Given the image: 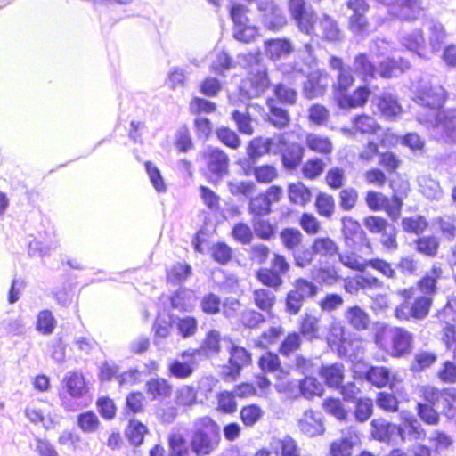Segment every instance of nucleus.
<instances>
[{"label": "nucleus", "mask_w": 456, "mask_h": 456, "mask_svg": "<svg viewBox=\"0 0 456 456\" xmlns=\"http://www.w3.org/2000/svg\"><path fill=\"white\" fill-rule=\"evenodd\" d=\"M237 60L240 65L248 70V78L240 87L241 94H245L248 98L259 97L270 86L267 68L260 52L238 54Z\"/></svg>", "instance_id": "f257e3e1"}, {"label": "nucleus", "mask_w": 456, "mask_h": 456, "mask_svg": "<svg viewBox=\"0 0 456 456\" xmlns=\"http://www.w3.org/2000/svg\"><path fill=\"white\" fill-rule=\"evenodd\" d=\"M221 440L219 426L205 416L194 421L190 438V448L195 456H208L219 445Z\"/></svg>", "instance_id": "f03ea898"}, {"label": "nucleus", "mask_w": 456, "mask_h": 456, "mask_svg": "<svg viewBox=\"0 0 456 456\" xmlns=\"http://www.w3.org/2000/svg\"><path fill=\"white\" fill-rule=\"evenodd\" d=\"M417 119L429 128L430 134L436 141L450 145L456 144V110L427 114L419 112Z\"/></svg>", "instance_id": "7ed1b4c3"}, {"label": "nucleus", "mask_w": 456, "mask_h": 456, "mask_svg": "<svg viewBox=\"0 0 456 456\" xmlns=\"http://www.w3.org/2000/svg\"><path fill=\"white\" fill-rule=\"evenodd\" d=\"M382 335L388 339L386 346L391 356L401 358L411 354L414 338L407 330L399 327H384L376 334V343L380 346H384Z\"/></svg>", "instance_id": "20e7f679"}, {"label": "nucleus", "mask_w": 456, "mask_h": 456, "mask_svg": "<svg viewBox=\"0 0 456 456\" xmlns=\"http://www.w3.org/2000/svg\"><path fill=\"white\" fill-rule=\"evenodd\" d=\"M415 102L428 110V113L440 112L446 100V92L437 83L421 78L416 88Z\"/></svg>", "instance_id": "39448f33"}, {"label": "nucleus", "mask_w": 456, "mask_h": 456, "mask_svg": "<svg viewBox=\"0 0 456 456\" xmlns=\"http://www.w3.org/2000/svg\"><path fill=\"white\" fill-rule=\"evenodd\" d=\"M423 398L431 403L438 411L448 419L456 416V388L447 387L438 389L435 387H425L422 389Z\"/></svg>", "instance_id": "423d86ee"}, {"label": "nucleus", "mask_w": 456, "mask_h": 456, "mask_svg": "<svg viewBox=\"0 0 456 456\" xmlns=\"http://www.w3.org/2000/svg\"><path fill=\"white\" fill-rule=\"evenodd\" d=\"M329 66L336 72L331 87L334 100L338 103L348 94V90L353 86L355 79L352 68L346 65L341 58L331 56L329 60Z\"/></svg>", "instance_id": "0eeeda50"}, {"label": "nucleus", "mask_w": 456, "mask_h": 456, "mask_svg": "<svg viewBox=\"0 0 456 456\" xmlns=\"http://www.w3.org/2000/svg\"><path fill=\"white\" fill-rule=\"evenodd\" d=\"M290 265L284 256L273 253L270 267L260 268L256 278L265 286L278 289L283 284L282 277L288 273Z\"/></svg>", "instance_id": "6e6552de"}, {"label": "nucleus", "mask_w": 456, "mask_h": 456, "mask_svg": "<svg viewBox=\"0 0 456 456\" xmlns=\"http://www.w3.org/2000/svg\"><path fill=\"white\" fill-rule=\"evenodd\" d=\"M248 9L240 4L231 6L230 16L233 21V37L238 41L249 43L258 35V28L250 23L248 17Z\"/></svg>", "instance_id": "1a4fd4ad"}, {"label": "nucleus", "mask_w": 456, "mask_h": 456, "mask_svg": "<svg viewBox=\"0 0 456 456\" xmlns=\"http://www.w3.org/2000/svg\"><path fill=\"white\" fill-rule=\"evenodd\" d=\"M433 298L428 296L417 297L412 303L404 301L395 310V315L401 321H408L411 318L423 320L429 313Z\"/></svg>", "instance_id": "9d476101"}, {"label": "nucleus", "mask_w": 456, "mask_h": 456, "mask_svg": "<svg viewBox=\"0 0 456 456\" xmlns=\"http://www.w3.org/2000/svg\"><path fill=\"white\" fill-rule=\"evenodd\" d=\"M64 392H60V399L62 406L68 411L71 410L67 395L73 398H80L87 393V386L82 373L68 371L62 380Z\"/></svg>", "instance_id": "9b49d317"}, {"label": "nucleus", "mask_w": 456, "mask_h": 456, "mask_svg": "<svg viewBox=\"0 0 456 456\" xmlns=\"http://www.w3.org/2000/svg\"><path fill=\"white\" fill-rule=\"evenodd\" d=\"M330 77L324 69H315L309 72L303 85V94L306 99L313 100L322 97L327 92Z\"/></svg>", "instance_id": "f8f14e48"}, {"label": "nucleus", "mask_w": 456, "mask_h": 456, "mask_svg": "<svg viewBox=\"0 0 456 456\" xmlns=\"http://www.w3.org/2000/svg\"><path fill=\"white\" fill-rule=\"evenodd\" d=\"M289 11L300 31L307 35L314 33L316 15L306 7L305 0H289Z\"/></svg>", "instance_id": "ddd939ff"}, {"label": "nucleus", "mask_w": 456, "mask_h": 456, "mask_svg": "<svg viewBox=\"0 0 456 456\" xmlns=\"http://www.w3.org/2000/svg\"><path fill=\"white\" fill-rule=\"evenodd\" d=\"M258 10L263 13V23L269 30H279L287 24L282 10L273 1L259 2Z\"/></svg>", "instance_id": "4468645a"}, {"label": "nucleus", "mask_w": 456, "mask_h": 456, "mask_svg": "<svg viewBox=\"0 0 456 456\" xmlns=\"http://www.w3.org/2000/svg\"><path fill=\"white\" fill-rule=\"evenodd\" d=\"M208 172L216 178H221L228 173L229 157L218 148H209L204 154Z\"/></svg>", "instance_id": "2eb2a0df"}, {"label": "nucleus", "mask_w": 456, "mask_h": 456, "mask_svg": "<svg viewBox=\"0 0 456 456\" xmlns=\"http://www.w3.org/2000/svg\"><path fill=\"white\" fill-rule=\"evenodd\" d=\"M423 10L421 0H399L389 11V13L401 20L411 21L417 20Z\"/></svg>", "instance_id": "dca6fc26"}, {"label": "nucleus", "mask_w": 456, "mask_h": 456, "mask_svg": "<svg viewBox=\"0 0 456 456\" xmlns=\"http://www.w3.org/2000/svg\"><path fill=\"white\" fill-rule=\"evenodd\" d=\"M180 356L181 360L175 359L169 362L168 373L171 377L185 379L190 378L198 368V357L196 355L183 356V352Z\"/></svg>", "instance_id": "f3484780"}, {"label": "nucleus", "mask_w": 456, "mask_h": 456, "mask_svg": "<svg viewBox=\"0 0 456 456\" xmlns=\"http://www.w3.org/2000/svg\"><path fill=\"white\" fill-rule=\"evenodd\" d=\"M346 6L353 12L350 16L349 28L354 33L362 32L367 25L365 13L369 9L366 0H348Z\"/></svg>", "instance_id": "a211bd4d"}, {"label": "nucleus", "mask_w": 456, "mask_h": 456, "mask_svg": "<svg viewBox=\"0 0 456 456\" xmlns=\"http://www.w3.org/2000/svg\"><path fill=\"white\" fill-rule=\"evenodd\" d=\"M220 351V333L216 330H209L198 349H189L183 352V356L196 355L198 358H208L210 354Z\"/></svg>", "instance_id": "6ab92c4d"}, {"label": "nucleus", "mask_w": 456, "mask_h": 456, "mask_svg": "<svg viewBox=\"0 0 456 456\" xmlns=\"http://www.w3.org/2000/svg\"><path fill=\"white\" fill-rule=\"evenodd\" d=\"M298 426L302 433L307 436L314 437L322 435L324 432L322 414L307 410L299 419Z\"/></svg>", "instance_id": "aec40b11"}, {"label": "nucleus", "mask_w": 456, "mask_h": 456, "mask_svg": "<svg viewBox=\"0 0 456 456\" xmlns=\"http://www.w3.org/2000/svg\"><path fill=\"white\" fill-rule=\"evenodd\" d=\"M305 148L297 142H288L281 155V164L285 170L297 169L302 162Z\"/></svg>", "instance_id": "412c9836"}, {"label": "nucleus", "mask_w": 456, "mask_h": 456, "mask_svg": "<svg viewBox=\"0 0 456 456\" xmlns=\"http://www.w3.org/2000/svg\"><path fill=\"white\" fill-rule=\"evenodd\" d=\"M371 428L373 438L380 442H389L394 435H399L404 439V430L403 428L383 419H373Z\"/></svg>", "instance_id": "4be33fe9"}, {"label": "nucleus", "mask_w": 456, "mask_h": 456, "mask_svg": "<svg viewBox=\"0 0 456 456\" xmlns=\"http://www.w3.org/2000/svg\"><path fill=\"white\" fill-rule=\"evenodd\" d=\"M265 55L272 61L288 57L293 51L291 42L287 38H272L264 43Z\"/></svg>", "instance_id": "5701e85b"}, {"label": "nucleus", "mask_w": 456, "mask_h": 456, "mask_svg": "<svg viewBox=\"0 0 456 456\" xmlns=\"http://www.w3.org/2000/svg\"><path fill=\"white\" fill-rule=\"evenodd\" d=\"M352 69L366 84L374 79L378 73L377 67L366 53H359L354 57Z\"/></svg>", "instance_id": "b1692460"}, {"label": "nucleus", "mask_w": 456, "mask_h": 456, "mask_svg": "<svg viewBox=\"0 0 456 456\" xmlns=\"http://www.w3.org/2000/svg\"><path fill=\"white\" fill-rule=\"evenodd\" d=\"M375 99L379 110L386 118H394L402 112L397 97L391 93L383 92Z\"/></svg>", "instance_id": "393cba45"}, {"label": "nucleus", "mask_w": 456, "mask_h": 456, "mask_svg": "<svg viewBox=\"0 0 456 456\" xmlns=\"http://www.w3.org/2000/svg\"><path fill=\"white\" fill-rule=\"evenodd\" d=\"M400 42L409 51L415 53L419 57H425L426 42L421 29H414L411 32L403 33L400 37Z\"/></svg>", "instance_id": "a878e982"}, {"label": "nucleus", "mask_w": 456, "mask_h": 456, "mask_svg": "<svg viewBox=\"0 0 456 456\" xmlns=\"http://www.w3.org/2000/svg\"><path fill=\"white\" fill-rule=\"evenodd\" d=\"M370 94V89L367 86H361L352 94L345 95L337 104L344 110L362 107L367 103Z\"/></svg>", "instance_id": "bb28decb"}, {"label": "nucleus", "mask_w": 456, "mask_h": 456, "mask_svg": "<svg viewBox=\"0 0 456 456\" xmlns=\"http://www.w3.org/2000/svg\"><path fill=\"white\" fill-rule=\"evenodd\" d=\"M410 62L403 58H387L379 63L378 73L381 77H397L410 69Z\"/></svg>", "instance_id": "cd10ccee"}, {"label": "nucleus", "mask_w": 456, "mask_h": 456, "mask_svg": "<svg viewBox=\"0 0 456 456\" xmlns=\"http://www.w3.org/2000/svg\"><path fill=\"white\" fill-rule=\"evenodd\" d=\"M344 318L346 323L356 330H367L370 324V316L367 312L359 305L348 306Z\"/></svg>", "instance_id": "c85d7f7f"}, {"label": "nucleus", "mask_w": 456, "mask_h": 456, "mask_svg": "<svg viewBox=\"0 0 456 456\" xmlns=\"http://www.w3.org/2000/svg\"><path fill=\"white\" fill-rule=\"evenodd\" d=\"M251 362V354L244 347L239 346H232L230 349L229 362L232 367L229 370L228 375L234 379L240 372L243 366Z\"/></svg>", "instance_id": "c756f323"}, {"label": "nucleus", "mask_w": 456, "mask_h": 456, "mask_svg": "<svg viewBox=\"0 0 456 456\" xmlns=\"http://www.w3.org/2000/svg\"><path fill=\"white\" fill-rule=\"evenodd\" d=\"M318 373L324 379L330 387L338 388L344 379V365L342 363H333L322 366Z\"/></svg>", "instance_id": "7c9ffc66"}, {"label": "nucleus", "mask_w": 456, "mask_h": 456, "mask_svg": "<svg viewBox=\"0 0 456 456\" xmlns=\"http://www.w3.org/2000/svg\"><path fill=\"white\" fill-rule=\"evenodd\" d=\"M266 104L269 109L270 123L279 129L288 126L290 122V117L288 110L280 106L278 102L273 99H268Z\"/></svg>", "instance_id": "2f4dec72"}, {"label": "nucleus", "mask_w": 456, "mask_h": 456, "mask_svg": "<svg viewBox=\"0 0 456 456\" xmlns=\"http://www.w3.org/2000/svg\"><path fill=\"white\" fill-rule=\"evenodd\" d=\"M428 45L432 53L441 49L445 38L446 31L444 25L435 20H431L428 24Z\"/></svg>", "instance_id": "473e14b6"}, {"label": "nucleus", "mask_w": 456, "mask_h": 456, "mask_svg": "<svg viewBox=\"0 0 456 456\" xmlns=\"http://www.w3.org/2000/svg\"><path fill=\"white\" fill-rule=\"evenodd\" d=\"M442 275V269L434 265L432 269L426 273L418 282V287L424 294L423 296L431 297L436 293V282Z\"/></svg>", "instance_id": "72a5a7b5"}, {"label": "nucleus", "mask_w": 456, "mask_h": 456, "mask_svg": "<svg viewBox=\"0 0 456 456\" xmlns=\"http://www.w3.org/2000/svg\"><path fill=\"white\" fill-rule=\"evenodd\" d=\"M236 63L231 55L225 51H220L216 54L215 60L210 64V71L219 77H225L226 72L235 68Z\"/></svg>", "instance_id": "f704fd0d"}, {"label": "nucleus", "mask_w": 456, "mask_h": 456, "mask_svg": "<svg viewBox=\"0 0 456 456\" xmlns=\"http://www.w3.org/2000/svg\"><path fill=\"white\" fill-rule=\"evenodd\" d=\"M271 449L275 454L281 456H300L297 442L289 436L273 440L271 443Z\"/></svg>", "instance_id": "c9c22d12"}, {"label": "nucleus", "mask_w": 456, "mask_h": 456, "mask_svg": "<svg viewBox=\"0 0 456 456\" xmlns=\"http://www.w3.org/2000/svg\"><path fill=\"white\" fill-rule=\"evenodd\" d=\"M273 93L274 95L273 100L278 102V104L284 106H292L296 104L297 100V92L296 89L288 86L283 83H278L273 86Z\"/></svg>", "instance_id": "e433bc0d"}, {"label": "nucleus", "mask_w": 456, "mask_h": 456, "mask_svg": "<svg viewBox=\"0 0 456 456\" xmlns=\"http://www.w3.org/2000/svg\"><path fill=\"white\" fill-rule=\"evenodd\" d=\"M419 191L423 196L430 200H438L443 196L439 183L428 175L419 178Z\"/></svg>", "instance_id": "4c0bfd02"}, {"label": "nucleus", "mask_w": 456, "mask_h": 456, "mask_svg": "<svg viewBox=\"0 0 456 456\" xmlns=\"http://www.w3.org/2000/svg\"><path fill=\"white\" fill-rule=\"evenodd\" d=\"M318 28L324 39L331 42L340 40L341 31L337 22L330 16L323 14L319 20Z\"/></svg>", "instance_id": "58836bf2"}, {"label": "nucleus", "mask_w": 456, "mask_h": 456, "mask_svg": "<svg viewBox=\"0 0 456 456\" xmlns=\"http://www.w3.org/2000/svg\"><path fill=\"white\" fill-rule=\"evenodd\" d=\"M365 379L377 387H384L390 381V370L383 366H370L365 372Z\"/></svg>", "instance_id": "ea45409f"}, {"label": "nucleus", "mask_w": 456, "mask_h": 456, "mask_svg": "<svg viewBox=\"0 0 456 456\" xmlns=\"http://www.w3.org/2000/svg\"><path fill=\"white\" fill-rule=\"evenodd\" d=\"M305 143L309 150L321 154H330L333 150L332 142L328 137L316 134H307Z\"/></svg>", "instance_id": "a19ab883"}, {"label": "nucleus", "mask_w": 456, "mask_h": 456, "mask_svg": "<svg viewBox=\"0 0 456 456\" xmlns=\"http://www.w3.org/2000/svg\"><path fill=\"white\" fill-rule=\"evenodd\" d=\"M57 321L53 316V313L45 309L37 314L36 321V330L42 335H51L55 330Z\"/></svg>", "instance_id": "79ce46f5"}, {"label": "nucleus", "mask_w": 456, "mask_h": 456, "mask_svg": "<svg viewBox=\"0 0 456 456\" xmlns=\"http://www.w3.org/2000/svg\"><path fill=\"white\" fill-rule=\"evenodd\" d=\"M288 193L290 202L296 205L305 206L311 200L310 190L301 182L289 184Z\"/></svg>", "instance_id": "37998d69"}, {"label": "nucleus", "mask_w": 456, "mask_h": 456, "mask_svg": "<svg viewBox=\"0 0 456 456\" xmlns=\"http://www.w3.org/2000/svg\"><path fill=\"white\" fill-rule=\"evenodd\" d=\"M312 246L315 255L326 258H331L338 254V245L329 237L316 238Z\"/></svg>", "instance_id": "c03bdc74"}, {"label": "nucleus", "mask_w": 456, "mask_h": 456, "mask_svg": "<svg viewBox=\"0 0 456 456\" xmlns=\"http://www.w3.org/2000/svg\"><path fill=\"white\" fill-rule=\"evenodd\" d=\"M168 448L170 456H189L190 445L182 434L172 433L168 436Z\"/></svg>", "instance_id": "a18cd8bd"}, {"label": "nucleus", "mask_w": 456, "mask_h": 456, "mask_svg": "<svg viewBox=\"0 0 456 456\" xmlns=\"http://www.w3.org/2000/svg\"><path fill=\"white\" fill-rule=\"evenodd\" d=\"M173 322L183 338L194 336L198 330V321L193 316L176 317Z\"/></svg>", "instance_id": "49530a36"}, {"label": "nucleus", "mask_w": 456, "mask_h": 456, "mask_svg": "<svg viewBox=\"0 0 456 456\" xmlns=\"http://www.w3.org/2000/svg\"><path fill=\"white\" fill-rule=\"evenodd\" d=\"M147 393L153 399L167 397L170 395L172 387L164 379H151L146 383Z\"/></svg>", "instance_id": "de8ad7c7"}, {"label": "nucleus", "mask_w": 456, "mask_h": 456, "mask_svg": "<svg viewBox=\"0 0 456 456\" xmlns=\"http://www.w3.org/2000/svg\"><path fill=\"white\" fill-rule=\"evenodd\" d=\"M147 432L148 428L146 426L138 420L131 419L126 429V436L133 445L139 446L142 444L144 435Z\"/></svg>", "instance_id": "09e8293b"}, {"label": "nucleus", "mask_w": 456, "mask_h": 456, "mask_svg": "<svg viewBox=\"0 0 456 456\" xmlns=\"http://www.w3.org/2000/svg\"><path fill=\"white\" fill-rule=\"evenodd\" d=\"M437 360V355L431 351L419 350L414 354L411 370L420 371L433 365Z\"/></svg>", "instance_id": "8fccbe9b"}, {"label": "nucleus", "mask_w": 456, "mask_h": 456, "mask_svg": "<svg viewBox=\"0 0 456 456\" xmlns=\"http://www.w3.org/2000/svg\"><path fill=\"white\" fill-rule=\"evenodd\" d=\"M280 237L285 248L293 252L300 246L303 235L297 229L285 228L281 232Z\"/></svg>", "instance_id": "3c124183"}, {"label": "nucleus", "mask_w": 456, "mask_h": 456, "mask_svg": "<svg viewBox=\"0 0 456 456\" xmlns=\"http://www.w3.org/2000/svg\"><path fill=\"white\" fill-rule=\"evenodd\" d=\"M355 403L354 418L358 422L367 421L373 412V402L369 397H359Z\"/></svg>", "instance_id": "603ef678"}, {"label": "nucleus", "mask_w": 456, "mask_h": 456, "mask_svg": "<svg viewBox=\"0 0 456 456\" xmlns=\"http://www.w3.org/2000/svg\"><path fill=\"white\" fill-rule=\"evenodd\" d=\"M191 274V267L186 263H176L167 272V280L173 284H180Z\"/></svg>", "instance_id": "864d4df0"}, {"label": "nucleus", "mask_w": 456, "mask_h": 456, "mask_svg": "<svg viewBox=\"0 0 456 456\" xmlns=\"http://www.w3.org/2000/svg\"><path fill=\"white\" fill-rule=\"evenodd\" d=\"M439 241L434 236H423L416 240V249L419 253L434 257L437 254Z\"/></svg>", "instance_id": "5fc2aeb1"}, {"label": "nucleus", "mask_w": 456, "mask_h": 456, "mask_svg": "<svg viewBox=\"0 0 456 456\" xmlns=\"http://www.w3.org/2000/svg\"><path fill=\"white\" fill-rule=\"evenodd\" d=\"M299 388L305 398L322 395L323 392L322 385L312 375L305 376V379L300 382Z\"/></svg>", "instance_id": "6e6d98bb"}, {"label": "nucleus", "mask_w": 456, "mask_h": 456, "mask_svg": "<svg viewBox=\"0 0 456 456\" xmlns=\"http://www.w3.org/2000/svg\"><path fill=\"white\" fill-rule=\"evenodd\" d=\"M293 289L305 301L317 295L319 287L306 279L298 278L293 282Z\"/></svg>", "instance_id": "4d7b16f0"}, {"label": "nucleus", "mask_w": 456, "mask_h": 456, "mask_svg": "<svg viewBox=\"0 0 456 456\" xmlns=\"http://www.w3.org/2000/svg\"><path fill=\"white\" fill-rule=\"evenodd\" d=\"M417 411L420 419L428 425H436L440 418L437 410L429 403H418Z\"/></svg>", "instance_id": "13d9d810"}, {"label": "nucleus", "mask_w": 456, "mask_h": 456, "mask_svg": "<svg viewBox=\"0 0 456 456\" xmlns=\"http://www.w3.org/2000/svg\"><path fill=\"white\" fill-rule=\"evenodd\" d=\"M247 153L252 161H256L260 157L270 153V149L267 146V141L265 137H256L250 141Z\"/></svg>", "instance_id": "bf43d9fd"}, {"label": "nucleus", "mask_w": 456, "mask_h": 456, "mask_svg": "<svg viewBox=\"0 0 456 456\" xmlns=\"http://www.w3.org/2000/svg\"><path fill=\"white\" fill-rule=\"evenodd\" d=\"M145 170L153 188L159 193L167 191V185L160 170L151 161H146Z\"/></svg>", "instance_id": "052dcab7"}, {"label": "nucleus", "mask_w": 456, "mask_h": 456, "mask_svg": "<svg viewBox=\"0 0 456 456\" xmlns=\"http://www.w3.org/2000/svg\"><path fill=\"white\" fill-rule=\"evenodd\" d=\"M77 424L83 432L94 433L97 430L100 421L97 415L89 411L77 416Z\"/></svg>", "instance_id": "680f3d73"}, {"label": "nucleus", "mask_w": 456, "mask_h": 456, "mask_svg": "<svg viewBox=\"0 0 456 456\" xmlns=\"http://www.w3.org/2000/svg\"><path fill=\"white\" fill-rule=\"evenodd\" d=\"M252 174L259 183H270L278 176V170L272 165H262L253 168Z\"/></svg>", "instance_id": "e2e57ef3"}, {"label": "nucleus", "mask_w": 456, "mask_h": 456, "mask_svg": "<svg viewBox=\"0 0 456 456\" xmlns=\"http://www.w3.org/2000/svg\"><path fill=\"white\" fill-rule=\"evenodd\" d=\"M254 302L262 311L269 312L274 305L275 295L265 289H256L254 291Z\"/></svg>", "instance_id": "0e129e2a"}, {"label": "nucleus", "mask_w": 456, "mask_h": 456, "mask_svg": "<svg viewBox=\"0 0 456 456\" xmlns=\"http://www.w3.org/2000/svg\"><path fill=\"white\" fill-rule=\"evenodd\" d=\"M319 319L311 314H305L300 324V332L307 339L312 340L318 337Z\"/></svg>", "instance_id": "69168bd1"}, {"label": "nucleus", "mask_w": 456, "mask_h": 456, "mask_svg": "<svg viewBox=\"0 0 456 456\" xmlns=\"http://www.w3.org/2000/svg\"><path fill=\"white\" fill-rule=\"evenodd\" d=\"M263 415L262 409L256 404L244 406L240 411V419L247 427L254 426Z\"/></svg>", "instance_id": "338daca9"}, {"label": "nucleus", "mask_w": 456, "mask_h": 456, "mask_svg": "<svg viewBox=\"0 0 456 456\" xmlns=\"http://www.w3.org/2000/svg\"><path fill=\"white\" fill-rule=\"evenodd\" d=\"M354 442L352 437H342L330 444L331 456H351Z\"/></svg>", "instance_id": "774afa93"}]
</instances>
